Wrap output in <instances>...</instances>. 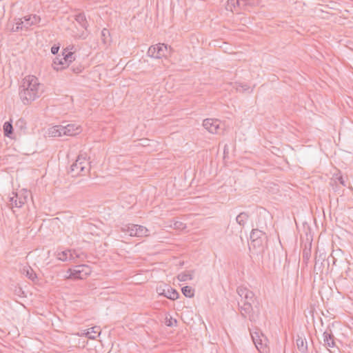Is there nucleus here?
Instances as JSON below:
<instances>
[{"instance_id": "f03ea898", "label": "nucleus", "mask_w": 353, "mask_h": 353, "mask_svg": "<svg viewBox=\"0 0 353 353\" xmlns=\"http://www.w3.org/2000/svg\"><path fill=\"white\" fill-rule=\"evenodd\" d=\"M92 270L87 265H78L68 269L65 278L69 279H84L90 274Z\"/></svg>"}, {"instance_id": "aec40b11", "label": "nucleus", "mask_w": 353, "mask_h": 353, "mask_svg": "<svg viewBox=\"0 0 353 353\" xmlns=\"http://www.w3.org/2000/svg\"><path fill=\"white\" fill-rule=\"evenodd\" d=\"M241 9L245 11H249L250 8L255 6L257 3L256 0H241Z\"/></svg>"}, {"instance_id": "9d476101", "label": "nucleus", "mask_w": 353, "mask_h": 353, "mask_svg": "<svg viewBox=\"0 0 353 353\" xmlns=\"http://www.w3.org/2000/svg\"><path fill=\"white\" fill-rule=\"evenodd\" d=\"M323 345L332 352L331 348H336L334 336L331 330H325L323 334Z\"/></svg>"}, {"instance_id": "4be33fe9", "label": "nucleus", "mask_w": 353, "mask_h": 353, "mask_svg": "<svg viewBox=\"0 0 353 353\" xmlns=\"http://www.w3.org/2000/svg\"><path fill=\"white\" fill-rule=\"evenodd\" d=\"M296 343L297 348L299 351L301 352H305L307 349V342L305 340L300 336H298V338L296 340Z\"/></svg>"}, {"instance_id": "a878e982", "label": "nucleus", "mask_w": 353, "mask_h": 353, "mask_svg": "<svg viewBox=\"0 0 353 353\" xmlns=\"http://www.w3.org/2000/svg\"><path fill=\"white\" fill-rule=\"evenodd\" d=\"M178 279L180 281H187L189 280H192L193 278V273L192 272H181L178 275Z\"/></svg>"}, {"instance_id": "f257e3e1", "label": "nucleus", "mask_w": 353, "mask_h": 353, "mask_svg": "<svg viewBox=\"0 0 353 353\" xmlns=\"http://www.w3.org/2000/svg\"><path fill=\"white\" fill-rule=\"evenodd\" d=\"M43 85L33 75L26 77L19 88V97L23 104L28 105L41 97Z\"/></svg>"}, {"instance_id": "9b49d317", "label": "nucleus", "mask_w": 353, "mask_h": 353, "mask_svg": "<svg viewBox=\"0 0 353 353\" xmlns=\"http://www.w3.org/2000/svg\"><path fill=\"white\" fill-rule=\"evenodd\" d=\"M157 291L159 295H163L171 300H176L179 297L178 292L168 285H165L164 288L160 286L157 288Z\"/></svg>"}, {"instance_id": "c9c22d12", "label": "nucleus", "mask_w": 353, "mask_h": 353, "mask_svg": "<svg viewBox=\"0 0 353 353\" xmlns=\"http://www.w3.org/2000/svg\"><path fill=\"white\" fill-rule=\"evenodd\" d=\"M22 30H24V26H17V23H15V25L13 26V27L12 28V32H18V31Z\"/></svg>"}, {"instance_id": "c756f323", "label": "nucleus", "mask_w": 353, "mask_h": 353, "mask_svg": "<svg viewBox=\"0 0 353 353\" xmlns=\"http://www.w3.org/2000/svg\"><path fill=\"white\" fill-rule=\"evenodd\" d=\"M181 290L183 295L186 297L191 298L194 296V290L190 286H185Z\"/></svg>"}, {"instance_id": "5701e85b", "label": "nucleus", "mask_w": 353, "mask_h": 353, "mask_svg": "<svg viewBox=\"0 0 353 353\" xmlns=\"http://www.w3.org/2000/svg\"><path fill=\"white\" fill-rule=\"evenodd\" d=\"M52 65L54 69L57 71L66 67L65 63H64V60L62 59V57H56L53 61Z\"/></svg>"}, {"instance_id": "79ce46f5", "label": "nucleus", "mask_w": 353, "mask_h": 353, "mask_svg": "<svg viewBox=\"0 0 353 353\" xmlns=\"http://www.w3.org/2000/svg\"><path fill=\"white\" fill-rule=\"evenodd\" d=\"M61 133H59L58 134V137H61Z\"/></svg>"}, {"instance_id": "bb28decb", "label": "nucleus", "mask_w": 353, "mask_h": 353, "mask_svg": "<svg viewBox=\"0 0 353 353\" xmlns=\"http://www.w3.org/2000/svg\"><path fill=\"white\" fill-rule=\"evenodd\" d=\"M62 59L65 63V66H68L70 63L74 60V57L72 52H63Z\"/></svg>"}, {"instance_id": "f704fd0d", "label": "nucleus", "mask_w": 353, "mask_h": 353, "mask_svg": "<svg viewBox=\"0 0 353 353\" xmlns=\"http://www.w3.org/2000/svg\"><path fill=\"white\" fill-rule=\"evenodd\" d=\"M59 46L54 45L51 48V52L53 54H57L59 52Z\"/></svg>"}, {"instance_id": "423d86ee", "label": "nucleus", "mask_w": 353, "mask_h": 353, "mask_svg": "<svg viewBox=\"0 0 353 353\" xmlns=\"http://www.w3.org/2000/svg\"><path fill=\"white\" fill-rule=\"evenodd\" d=\"M171 48L168 50V47L165 43H158L156 45L151 46L148 50V55L150 57L155 59H161L164 57H167L170 54Z\"/></svg>"}, {"instance_id": "e433bc0d", "label": "nucleus", "mask_w": 353, "mask_h": 353, "mask_svg": "<svg viewBox=\"0 0 353 353\" xmlns=\"http://www.w3.org/2000/svg\"><path fill=\"white\" fill-rule=\"evenodd\" d=\"M17 26H24V24L26 23L25 20H23V19H19V21L16 23Z\"/></svg>"}, {"instance_id": "ea45409f", "label": "nucleus", "mask_w": 353, "mask_h": 353, "mask_svg": "<svg viewBox=\"0 0 353 353\" xmlns=\"http://www.w3.org/2000/svg\"><path fill=\"white\" fill-rule=\"evenodd\" d=\"M141 141L143 142L141 143L143 145H145L146 143L148 141V140H141Z\"/></svg>"}, {"instance_id": "473e14b6", "label": "nucleus", "mask_w": 353, "mask_h": 353, "mask_svg": "<svg viewBox=\"0 0 353 353\" xmlns=\"http://www.w3.org/2000/svg\"><path fill=\"white\" fill-rule=\"evenodd\" d=\"M332 181H334L335 183H338L339 182L343 186H346L347 185V184H346L344 179L343 178V176H339L338 174H336L334 176V178L332 179Z\"/></svg>"}, {"instance_id": "412c9836", "label": "nucleus", "mask_w": 353, "mask_h": 353, "mask_svg": "<svg viewBox=\"0 0 353 353\" xmlns=\"http://www.w3.org/2000/svg\"><path fill=\"white\" fill-rule=\"evenodd\" d=\"M75 20L82 28H85V30L87 29L88 23L84 13L81 12L77 14L75 16Z\"/></svg>"}, {"instance_id": "4c0bfd02", "label": "nucleus", "mask_w": 353, "mask_h": 353, "mask_svg": "<svg viewBox=\"0 0 353 353\" xmlns=\"http://www.w3.org/2000/svg\"><path fill=\"white\" fill-rule=\"evenodd\" d=\"M5 135L8 136L10 138H14V134L10 133V134H4Z\"/></svg>"}, {"instance_id": "4468645a", "label": "nucleus", "mask_w": 353, "mask_h": 353, "mask_svg": "<svg viewBox=\"0 0 353 353\" xmlns=\"http://www.w3.org/2000/svg\"><path fill=\"white\" fill-rule=\"evenodd\" d=\"M225 9L232 12L239 13L240 10H243L241 0H228Z\"/></svg>"}, {"instance_id": "72a5a7b5", "label": "nucleus", "mask_w": 353, "mask_h": 353, "mask_svg": "<svg viewBox=\"0 0 353 353\" xmlns=\"http://www.w3.org/2000/svg\"><path fill=\"white\" fill-rule=\"evenodd\" d=\"M25 125L26 122L22 119H19L15 123V127L19 130H23L25 128Z\"/></svg>"}, {"instance_id": "0eeeda50", "label": "nucleus", "mask_w": 353, "mask_h": 353, "mask_svg": "<svg viewBox=\"0 0 353 353\" xmlns=\"http://www.w3.org/2000/svg\"><path fill=\"white\" fill-rule=\"evenodd\" d=\"M250 334L256 349L259 352L264 351L267 347V337L257 329L254 331L250 332Z\"/></svg>"}, {"instance_id": "7c9ffc66", "label": "nucleus", "mask_w": 353, "mask_h": 353, "mask_svg": "<svg viewBox=\"0 0 353 353\" xmlns=\"http://www.w3.org/2000/svg\"><path fill=\"white\" fill-rule=\"evenodd\" d=\"M170 227H173L174 229L182 230L185 228V225L179 221H174L173 224L170 225Z\"/></svg>"}, {"instance_id": "b1692460", "label": "nucleus", "mask_w": 353, "mask_h": 353, "mask_svg": "<svg viewBox=\"0 0 353 353\" xmlns=\"http://www.w3.org/2000/svg\"><path fill=\"white\" fill-rule=\"evenodd\" d=\"M71 253V261L75 262L77 259H83L85 257V254L83 252L77 250H70Z\"/></svg>"}, {"instance_id": "a19ab883", "label": "nucleus", "mask_w": 353, "mask_h": 353, "mask_svg": "<svg viewBox=\"0 0 353 353\" xmlns=\"http://www.w3.org/2000/svg\"><path fill=\"white\" fill-rule=\"evenodd\" d=\"M168 325H169V326L172 325V321H170L169 323H168Z\"/></svg>"}, {"instance_id": "f3484780", "label": "nucleus", "mask_w": 353, "mask_h": 353, "mask_svg": "<svg viewBox=\"0 0 353 353\" xmlns=\"http://www.w3.org/2000/svg\"><path fill=\"white\" fill-rule=\"evenodd\" d=\"M21 272L23 274H24L26 277H28L29 279H30L32 281H35L37 279V274L34 273V270L32 269V268L29 265H26L23 267L21 269Z\"/></svg>"}, {"instance_id": "ddd939ff", "label": "nucleus", "mask_w": 353, "mask_h": 353, "mask_svg": "<svg viewBox=\"0 0 353 353\" xmlns=\"http://www.w3.org/2000/svg\"><path fill=\"white\" fill-rule=\"evenodd\" d=\"M23 19L26 22L24 30H28L30 26L38 24L41 21L40 17L37 14L26 15L23 17Z\"/></svg>"}, {"instance_id": "39448f33", "label": "nucleus", "mask_w": 353, "mask_h": 353, "mask_svg": "<svg viewBox=\"0 0 353 353\" xmlns=\"http://www.w3.org/2000/svg\"><path fill=\"white\" fill-rule=\"evenodd\" d=\"M121 230L130 236L141 237L148 235V230L139 225L125 224L121 228Z\"/></svg>"}, {"instance_id": "cd10ccee", "label": "nucleus", "mask_w": 353, "mask_h": 353, "mask_svg": "<svg viewBox=\"0 0 353 353\" xmlns=\"http://www.w3.org/2000/svg\"><path fill=\"white\" fill-rule=\"evenodd\" d=\"M266 243V240L262 239H256L250 241V247H253L254 248L261 249L263 248L264 245Z\"/></svg>"}, {"instance_id": "2eb2a0df", "label": "nucleus", "mask_w": 353, "mask_h": 353, "mask_svg": "<svg viewBox=\"0 0 353 353\" xmlns=\"http://www.w3.org/2000/svg\"><path fill=\"white\" fill-rule=\"evenodd\" d=\"M253 302L254 301H245L243 302V303L242 304H241L240 303H239V308L242 315L246 316L247 315H249L251 313V312L252 311V305Z\"/></svg>"}, {"instance_id": "20e7f679", "label": "nucleus", "mask_w": 353, "mask_h": 353, "mask_svg": "<svg viewBox=\"0 0 353 353\" xmlns=\"http://www.w3.org/2000/svg\"><path fill=\"white\" fill-rule=\"evenodd\" d=\"M29 192L26 189L21 190L19 192H12L9 196L8 205L11 208H21L27 201Z\"/></svg>"}, {"instance_id": "2f4dec72", "label": "nucleus", "mask_w": 353, "mask_h": 353, "mask_svg": "<svg viewBox=\"0 0 353 353\" xmlns=\"http://www.w3.org/2000/svg\"><path fill=\"white\" fill-rule=\"evenodd\" d=\"M3 132H13V127L12 123L10 121H6L3 124Z\"/></svg>"}, {"instance_id": "c85d7f7f", "label": "nucleus", "mask_w": 353, "mask_h": 353, "mask_svg": "<svg viewBox=\"0 0 353 353\" xmlns=\"http://www.w3.org/2000/svg\"><path fill=\"white\" fill-rule=\"evenodd\" d=\"M248 215L245 212H242L236 216V222L240 225H243L245 224V223L246 222V221L248 220Z\"/></svg>"}, {"instance_id": "6ab92c4d", "label": "nucleus", "mask_w": 353, "mask_h": 353, "mask_svg": "<svg viewBox=\"0 0 353 353\" xmlns=\"http://www.w3.org/2000/svg\"><path fill=\"white\" fill-rule=\"evenodd\" d=\"M256 239L266 240L267 236L261 230L257 229L252 230L250 234V241Z\"/></svg>"}, {"instance_id": "6e6552de", "label": "nucleus", "mask_w": 353, "mask_h": 353, "mask_svg": "<svg viewBox=\"0 0 353 353\" xmlns=\"http://www.w3.org/2000/svg\"><path fill=\"white\" fill-rule=\"evenodd\" d=\"M75 130H83L80 125L76 123H68L67 121L62 122V124L54 125L49 128V132H71Z\"/></svg>"}, {"instance_id": "f8f14e48", "label": "nucleus", "mask_w": 353, "mask_h": 353, "mask_svg": "<svg viewBox=\"0 0 353 353\" xmlns=\"http://www.w3.org/2000/svg\"><path fill=\"white\" fill-rule=\"evenodd\" d=\"M237 294L242 299L241 301H254V294L244 286H239L236 290Z\"/></svg>"}, {"instance_id": "7ed1b4c3", "label": "nucleus", "mask_w": 353, "mask_h": 353, "mask_svg": "<svg viewBox=\"0 0 353 353\" xmlns=\"http://www.w3.org/2000/svg\"><path fill=\"white\" fill-rule=\"evenodd\" d=\"M90 170L89 162L86 154H80L76 161L71 165L70 172L74 175L85 174Z\"/></svg>"}, {"instance_id": "dca6fc26", "label": "nucleus", "mask_w": 353, "mask_h": 353, "mask_svg": "<svg viewBox=\"0 0 353 353\" xmlns=\"http://www.w3.org/2000/svg\"><path fill=\"white\" fill-rule=\"evenodd\" d=\"M57 258L61 261H71V253L70 250H57L56 252Z\"/></svg>"}, {"instance_id": "393cba45", "label": "nucleus", "mask_w": 353, "mask_h": 353, "mask_svg": "<svg viewBox=\"0 0 353 353\" xmlns=\"http://www.w3.org/2000/svg\"><path fill=\"white\" fill-rule=\"evenodd\" d=\"M101 37L102 42L104 44H108V43H110V41H111L110 32L109 30H108L107 28H103L101 30Z\"/></svg>"}, {"instance_id": "a211bd4d", "label": "nucleus", "mask_w": 353, "mask_h": 353, "mask_svg": "<svg viewBox=\"0 0 353 353\" xmlns=\"http://www.w3.org/2000/svg\"><path fill=\"white\" fill-rule=\"evenodd\" d=\"M101 334V330L99 327H92L87 330V331L84 333L85 336H87L90 339H95L97 336H99Z\"/></svg>"}, {"instance_id": "1a4fd4ad", "label": "nucleus", "mask_w": 353, "mask_h": 353, "mask_svg": "<svg viewBox=\"0 0 353 353\" xmlns=\"http://www.w3.org/2000/svg\"><path fill=\"white\" fill-rule=\"evenodd\" d=\"M203 126L208 132H216L219 130H223L224 124L219 119H206L203 121Z\"/></svg>"}, {"instance_id": "58836bf2", "label": "nucleus", "mask_w": 353, "mask_h": 353, "mask_svg": "<svg viewBox=\"0 0 353 353\" xmlns=\"http://www.w3.org/2000/svg\"><path fill=\"white\" fill-rule=\"evenodd\" d=\"M72 70H73L74 72H76V73H79V72L81 71V69H79V68H76V69L72 68Z\"/></svg>"}]
</instances>
